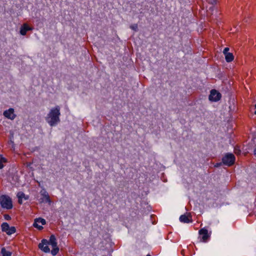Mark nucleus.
Instances as JSON below:
<instances>
[{
    "mask_svg": "<svg viewBox=\"0 0 256 256\" xmlns=\"http://www.w3.org/2000/svg\"><path fill=\"white\" fill-rule=\"evenodd\" d=\"M60 107L58 106L50 110L46 120L50 126H54L60 122Z\"/></svg>",
    "mask_w": 256,
    "mask_h": 256,
    "instance_id": "nucleus-1",
    "label": "nucleus"
},
{
    "mask_svg": "<svg viewBox=\"0 0 256 256\" xmlns=\"http://www.w3.org/2000/svg\"><path fill=\"white\" fill-rule=\"evenodd\" d=\"M0 204L4 208L10 210L12 208V199L8 196L2 195L0 196Z\"/></svg>",
    "mask_w": 256,
    "mask_h": 256,
    "instance_id": "nucleus-2",
    "label": "nucleus"
},
{
    "mask_svg": "<svg viewBox=\"0 0 256 256\" xmlns=\"http://www.w3.org/2000/svg\"><path fill=\"white\" fill-rule=\"evenodd\" d=\"M236 158L232 153H226L222 158V162L224 165L230 166L235 162Z\"/></svg>",
    "mask_w": 256,
    "mask_h": 256,
    "instance_id": "nucleus-3",
    "label": "nucleus"
},
{
    "mask_svg": "<svg viewBox=\"0 0 256 256\" xmlns=\"http://www.w3.org/2000/svg\"><path fill=\"white\" fill-rule=\"evenodd\" d=\"M222 97L221 94L216 90H212L210 94L208 96V99L211 102H218Z\"/></svg>",
    "mask_w": 256,
    "mask_h": 256,
    "instance_id": "nucleus-4",
    "label": "nucleus"
},
{
    "mask_svg": "<svg viewBox=\"0 0 256 256\" xmlns=\"http://www.w3.org/2000/svg\"><path fill=\"white\" fill-rule=\"evenodd\" d=\"M48 242L46 239H43L41 242L38 244V248L44 251V252H49L50 249L48 246Z\"/></svg>",
    "mask_w": 256,
    "mask_h": 256,
    "instance_id": "nucleus-5",
    "label": "nucleus"
},
{
    "mask_svg": "<svg viewBox=\"0 0 256 256\" xmlns=\"http://www.w3.org/2000/svg\"><path fill=\"white\" fill-rule=\"evenodd\" d=\"M199 234L203 242H206L210 238L208 230L205 228H202L199 230Z\"/></svg>",
    "mask_w": 256,
    "mask_h": 256,
    "instance_id": "nucleus-6",
    "label": "nucleus"
},
{
    "mask_svg": "<svg viewBox=\"0 0 256 256\" xmlns=\"http://www.w3.org/2000/svg\"><path fill=\"white\" fill-rule=\"evenodd\" d=\"M4 115L6 118L12 120H14L16 116V114H14V110L12 108H10L8 110L4 111Z\"/></svg>",
    "mask_w": 256,
    "mask_h": 256,
    "instance_id": "nucleus-7",
    "label": "nucleus"
},
{
    "mask_svg": "<svg viewBox=\"0 0 256 256\" xmlns=\"http://www.w3.org/2000/svg\"><path fill=\"white\" fill-rule=\"evenodd\" d=\"M38 222H41L42 225H44L46 224V222L44 219L42 218H38L35 219L34 222L33 224V226L34 228H38V230H40L43 228V227L41 226L38 225Z\"/></svg>",
    "mask_w": 256,
    "mask_h": 256,
    "instance_id": "nucleus-8",
    "label": "nucleus"
},
{
    "mask_svg": "<svg viewBox=\"0 0 256 256\" xmlns=\"http://www.w3.org/2000/svg\"><path fill=\"white\" fill-rule=\"evenodd\" d=\"M40 194L43 197L42 198H40L41 202H50V196H49L48 192L46 190H42L40 192Z\"/></svg>",
    "mask_w": 256,
    "mask_h": 256,
    "instance_id": "nucleus-9",
    "label": "nucleus"
},
{
    "mask_svg": "<svg viewBox=\"0 0 256 256\" xmlns=\"http://www.w3.org/2000/svg\"><path fill=\"white\" fill-rule=\"evenodd\" d=\"M31 30L32 28H30L26 24H24L20 28V34L22 36H25L26 32Z\"/></svg>",
    "mask_w": 256,
    "mask_h": 256,
    "instance_id": "nucleus-10",
    "label": "nucleus"
},
{
    "mask_svg": "<svg viewBox=\"0 0 256 256\" xmlns=\"http://www.w3.org/2000/svg\"><path fill=\"white\" fill-rule=\"evenodd\" d=\"M17 196L18 198V202L20 204H22V199L24 198L25 200H26L28 198V196H26L25 194L22 192H20L17 194Z\"/></svg>",
    "mask_w": 256,
    "mask_h": 256,
    "instance_id": "nucleus-11",
    "label": "nucleus"
},
{
    "mask_svg": "<svg viewBox=\"0 0 256 256\" xmlns=\"http://www.w3.org/2000/svg\"><path fill=\"white\" fill-rule=\"evenodd\" d=\"M190 217H191L190 213H188V215L186 214H183L182 215L180 218V220L181 222H184V223H188L190 222V220L189 218Z\"/></svg>",
    "mask_w": 256,
    "mask_h": 256,
    "instance_id": "nucleus-12",
    "label": "nucleus"
},
{
    "mask_svg": "<svg viewBox=\"0 0 256 256\" xmlns=\"http://www.w3.org/2000/svg\"><path fill=\"white\" fill-rule=\"evenodd\" d=\"M48 242V244L52 245V247L57 246L56 240L54 235H52L50 236V240Z\"/></svg>",
    "mask_w": 256,
    "mask_h": 256,
    "instance_id": "nucleus-13",
    "label": "nucleus"
},
{
    "mask_svg": "<svg viewBox=\"0 0 256 256\" xmlns=\"http://www.w3.org/2000/svg\"><path fill=\"white\" fill-rule=\"evenodd\" d=\"M225 56V59L226 62H232L234 59V56L231 52L228 53Z\"/></svg>",
    "mask_w": 256,
    "mask_h": 256,
    "instance_id": "nucleus-14",
    "label": "nucleus"
},
{
    "mask_svg": "<svg viewBox=\"0 0 256 256\" xmlns=\"http://www.w3.org/2000/svg\"><path fill=\"white\" fill-rule=\"evenodd\" d=\"M1 254L2 256H12V252L7 250L5 248H2Z\"/></svg>",
    "mask_w": 256,
    "mask_h": 256,
    "instance_id": "nucleus-15",
    "label": "nucleus"
},
{
    "mask_svg": "<svg viewBox=\"0 0 256 256\" xmlns=\"http://www.w3.org/2000/svg\"><path fill=\"white\" fill-rule=\"evenodd\" d=\"M1 226L2 231L7 234L8 230L10 228L7 222H4L2 224Z\"/></svg>",
    "mask_w": 256,
    "mask_h": 256,
    "instance_id": "nucleus-16",
    "label": "nucleus"
},
{
    "mask_svg": "<svg viewBox=\"0 0 256 256\" xmlns=\"http://www.w3.org/2000/svg\"><path fill=\"white\" fill-rule=\"evenodd\" d=\"M16 232V229L14 226H11L9 228V229L8 230L7 234L10 235L15 233Z\"/></svg>",
    "mask_w": 256,
    "mask_h": 256,
    "instance_id": "nucleus-17",
    "label": "nucleus"
},
{
    "mask_svg": "<svg viewBox=\"0 0 256 256\" xmlns=\"http://www.w3.org/2000/svg\"><path fill=\"white\" fill-rule=\"evenodd\" d=\"M59 251V248L58 247V246L52 247V250L51 251V253L52 255L56 256Z\"/></svg>",
    "mask_w": 256,
    "mask_h": 256,
    "instance_id": "nucleus-18",
    "label": "nucleus"
},
{
    "mask_svg": "<svg viewBox=\"0 0 256 256\" xmlns=\"http://www.w3.org/2000/svg\"><path fill=\"white\" fill-rule=\"evenodd\" d=\"M208 2L212 6L210 8V10H212L214 8V5L216 4V0H209Z\"/></svg>",
    "mask_w": 256,
    "mask_h": 256,
    "instance_id": "nucleus-19",
    "label": "nucleus"
},
{
    "mask_svg": "<svg viewBox=\"0 0 256 256\" xmlns=\"http://www.w3.org/2000/svg\"><path fill=\"white\" fill-rule=\"evenodd\" d=\"M130 28L135 32H137L138 30V26L137 24H134L130 26Z\"/></svg>",
    "mask_w": 256,
    "mask_h": 256,
    "instance_id": "nucleus-20",
    "label": "nucleus"
},
{
    "mask_svg": "<svg viewBox=\"0 0 256 256\" xmlns=\"http://www.w3.org/2000/svg\"><path fill=\"white\" fill-rule=\"evenodd\" d=\"M188 250H189V248L188 246H187L186 249H184L182 250V254L183 255H184L185 254L187 253L188 252Z\"/></svg>",
    "mask_w": 256,
    "mask_h": 256,
    "instance_id": "nucleus-21",
    "label": "nucleus"
},
{
    "mask_svg": "<svg viewBox=\"0 0 256 256\" xmlns=\"http://www.w3.org/2000/svg\"><path fill=\"white\" fill-rule=\"evenodd\" d=\"M229 48H228V47H226L224 48V50H223V53L225 55L226 54L228 53H229L228 52V50H229Z\"/></svg>",
    "mask_w": 256,
    "mask_h": 256,
    "instance_id": "nucleus-22",
    "label": "nucleus"
},
{
    "mask_svg": "<svg viewBox=\"0 0 256 256\" xmlns=\"http://www.w3.org/2000/svg\"><path fill=\"white\" fill-rule=\"evenodd\" d=\"M0 162L2 163L6 162V160L4 157H2L1 156H0Z\"/></svg>",
    "mask_w": 256,
    "mask_h": 256,
    "instance_id": "nucleus-23",
    "label": "nucleus"
},
{
    "mask_svg": "<svg viewBox=\"0 0 256 256\" xmlns=\"http://www.w3.org/2000/svg\"><path fill=\"white\" fill-rule=\"evenodd\" d=\"M4 216V218L6 220H10L11 219L10 216L8 214H5Z\"/></svg>",
    "mask_w": 256,
    "mask_h": 256,
    "instance_id": "nucleus-24",
    "label": "nucleus"
},
{
    "mask_svg": "<svg viewBox=\"0 0 256 256\" xmlns=\"http://www.w3.org/2000/svg\"><path fill=\"white\" fill-rule=\"evenodd\" d=\"M4 167L3 163L0 162V169H2Z\"/></svg>",
    "mask_w": 256,
    "mask_h": 256,
    "instance_id": "nucleus-25",
    "label": "nucleus"
},
{
    "mask_svg": "<svg viewBox=\"0 0 256 256\" xmlns=\"http://www.w3.org/2000/svg\"><path fill=\"white\" fill-rule=\"evenodd\" d=\"M221 165V164L220 163H217L215 165V166L216 167H218L219 166H220Z\"/></svg>",
    "mask_w": 256,
    "mask_h": 256,
    "instance_id": "nucleus-26",
    "label": "nucleus"
},
{
    "mask_svg": "<svg viewBox=\"0 0 256 256\" xmlns=\"http://www.w3.org/2000/svg\"><path fill=\"white\" fill-rule=\"evenodd\" d=\"M254 154L256 156V148L254 150Z\"/></svg>",
    "mask_w": 256,
    "mask_h": 256,
    "instance_id": "nucleus-27",
    "label": "nucleus"
},
{
    "mask_svg": "<svg viewBox=\"0 0 256 256\" xmlns=\"http://www.w3.org/2000/svg\"><path fill=\"white\" fill-rule=\"evenodd\" d=\"M254 114L256 115V110H255V112H254Z\"/></svg>",
    "mask_w": 256,
    "mask_h": 256,
    "instance_id": "nucleus-28",
    "label": "nucleus"
},
{
    "mask_svg": "<svg viewBox=\"0 0 256 256\" xmlns=\"http://www.w3.org/2000/svg\"><path fill=\"white\" fill-rule=\"evenodd\" d=\"M146 256H151L150 254H148Z\"/></svg>",
    "mask_w": 256,
    "mask_h": 256,
    "instance_id": "nucleus-29",
    "label": "nucleus"
},
{
    "mask_svg": "<svg viewBox=\"0 0 256 256\" xmlns=\"http://www.w3.org/2000/svg\"><path fill=\"white\" fill-rule=\"evenodd\" d=\"M255 106V108H256V104H255V106Z\"/></svg>",
    "mask_w": 256,
    "mask_h": 256,
    "instance_id": "nucleus-30",
    "label": "nucleus"
}]
</instances>
